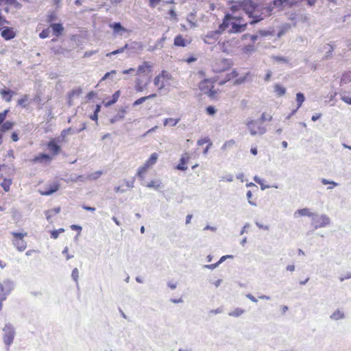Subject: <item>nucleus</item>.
I'll return each mask as SVG.
<instances>
[{"label":"nucleus","mask_w":351,"mask_h":351,"mask_svg":"<svg viewBox=\"0 0 351 351\" xmlns=\"http://www.w3.org/2000/svg\"><path fill=\"white\" fill-rule=\"evenodd\" d=\"M246 296H247V298H249L252 302H257V299L254 296H253L252 294L249 293Z\"/></svg>","instance_id":"obj_64"},{"label":"nucleus","mask_w":351,"mask_h":351,"mask_svg":"<svg viewBox=\"0 0 351 351\" xmlns=\"http://www.w3.org/2000/svg\"><path fill=\"white\" fill-rule=\"evenodd\" d=\"M12 93H13L11 90H10L1 89L0 90L1 95L8 102L11 101L12 97Z\"/></svg>","instance_id":"obj_29"},{"label":"nucleus","mask_w":351,"mask_h":351,"mask_svg":"<svg viewBox=\"0 0 351 351\" xmlns=\"http://www.w3.org/2000/svg\"><path fill=\"white\" fill-rule=\"evenodd\" d=\"M330 223V219L325 215L320 216L314 214L312 218V225L315 229L328 226Z\"/></svg>","instance_id":"obj_9"},{"label":"nucleus","mask_w":351,"mask_h":351,"mask_svg":"<svg viewBox=\"0 0 351 351\" xmlns=\"http://www.w3.org/2000/svg\"><path fill=\"white\" fill-rule=\"evenodd\" d=\"M152 65L147 61L143 62L137 68V75L149 73L152 71Z\"/></svg>","instance_id":"obj_17"},{"label":"nucleus","mask_w":351,"mask_h":351,"mask_svg":"<svg viewBox=\"0 0 351 351\" xmlns=\"http://www.w3.org/2000/svg\"><path fill=\"white\" fill-rule=\"evenodd\" d=\"M3 4L14 5L17 9L21 8V4L18 0H0V6Z\"/></svg>","instance_id":"obj_27"},{"label":"nucleus","mask_w":351,"mask_h":351,"mask_svg":"<svg viewBox=\"0 0 351 351\" xmlns=\"http://www.w3.org/2000/svg\"><path fill=\"white\" fill-rule=\"evenodd\" d=\"M304 99H305V98H304L303 93H298L296 94V101H297L298 106H297V108L295 111H296L298 109H299L302 106L303 102L304 101Z\"/></svg>","instance_id":"obj_33"},{"label":"nucleus","mask_w":351,"mask_h":351,"mask_svg":"<svg viewBox=\"0 0 351 351\" xmlns=\"http://www.w3.org/2000/svg\"><path fill=\"white\" fill-rule=\"evenodd\" d=\"M56 18H57L56 14L55 13H51L47 16V21L48 23H51L53 21H54L55 20H56Z\"/></svg>","instance_id":"obj_53"},{"label":"nucleus","mask_w":351,"mask_h":351,"mask_svg":"<svg viewBox=\"0 0 351 351\" xmlns=\"http://www.w3.org/2000/svg\"><path fill=\"white\" fill-rule=\"evenodd\" d=\"M71 228L73 230H77V231H81L82 230V227L80 226H77V225H72L71 226Z\"/></svg>","instance_id":"obj_63"},{"label":"nucleus","mask_w":351,"mask_h":351,"mask_svg":"<svg viewBox=\"0 0 351 351\" xmlns=\"http://www.w3.org/2000/svg\"><path fill=\"white\" fill-rule=\"evenodd\" d=\"M82 93V89L80 87L73 89L68 93V102L69 105L72 104V100L74 97L80 95Z\"/></svg>","instance_id":"obj_21"},{"label":"nucleus","mask_w":351,"mask_h":351,"mask_svg":"<svg viewBox=\"0 0 351 351\" xmlns=\"http://www.w3.org/2000/svg\"><path fill=\"white\" fill-rule=\"evenodd\" d=\"M29 99V97L27 95H24L18 100V105L21 106L24 108L26 107V103Z\"/></svg>","instance_id":"obj_41"},{"label":"nucleus","mask_w":351,"mask_h":351,"mask_svg":"<svg viewBox=\"0 0 351 351\" xmlns=\"http://www.w3.org/2000/svg\"><path fill=\"white\" fill-rule=\"evenodd\" d=\"M9 112L8 109L3 110L2 112H0V125L3 123L5 119H6L7 114Z\"/></svg>","instance_id":"obj_45"},{"label":"nucleus","mask_w":351,"mask_h":351,"mask_svg":"<svg viewBox=\"0 0 351 351\" xmlns=\"http://www.w3.org/2000/svg\"><path fill=\"white\" fill-rule=\"evenodd\" d=\"M169 16L172 18V19H176V16H177V14L176 13V11L174 9H171L169 11Z\"/></svg>","instance_id":"obj_57"},{"label":"nucleus","mask_w":351,"mask_h":351,"mask_svg":"<svg viewBox=\"0 0 351 351\" xmlns=\"http://www.w3.org/2000/svg\"><path fill=\"white\" fill-rule=\"evenodd\" d=\"M59 189L60 184L58 182L56 181L49 183L45 189L39 190V193L41 195H50L58 191Z\"/></svg>","instance_id":"obj_11"},{"label":"nucleus","mask_w":351,"mask_h":351,"mask_svg":"<svg viewBox=\"0 0 351 351\" xmlns=\"http://www.w3.org/2000/svg\"><path fill=\"white\" fill-rule=\"evenodd\" d=\"M161 1V0H149L150 8H154Z\"/></svg>","instance_id":"obj_54"},{"label":"nucleus","mask_w":351,"mask_h":351,"mask_svg":"<svg viewBox=\"0 0 351 351\" xmlns=\"http://www.w3.org/2000/svg\"><path fill=\"white\" fill-rule=\"evenodd\" d=\"M250 76L249 72L243 75H240L236 69L226 73L223 79L219 80L218 77L206 78L199 84V90L210 99H217L221 90L215 87V84L222 86L226 82H232L233 85L238 86L245 83Z\"/></svg>","instance_id":"obj_1"},{"label":"nucleus","mask_w":351,"mask_h":351,"mask_svg":"<svg viewBox=\"0 0 351 351\" xmlns=\"http://www.w3.org/2000/svg\"><path fill=\"white\" fill-rule=\"evenodd\" d=\"M50 27H51L53 33L56 36H60L64 31V27L60 23H51Z\"/></svg>","instance_id":"obj_22"},{"label":"nucleus","mask_w":351,"mask_h":351,"mask_svg":"<svg viewBox=\"0 0 351 351\" xmlns=\"http://www.w3.org/2000/svg\"><path fill=\"white\" fill-rule=\"evenodd\" d=\"M180 119H173V118H168L166 119L164 121L165 125H171V126H175L179 121Z\"/></svg>","instance_id":"obj_37"},{"label":"nucleus","mask_w":351,"mask_h":351,"mask_svg":"<svg viewBox=\"0 0 351 351\" xmlns=\"http://www.w3.org/2000/svg\"><path fill=\"white\" fill-rule=\"evenodd\" d=\"M49 36V29L47 28L43 29L39 34L40 38H46Z\"/></svg>","instance_id":"obj_46"},{"label":"nucleus","mask_w":351,"mask_h":351,"mask_svg":"<svg viewBox=\"0 0 351 351\" xmlns=\"http://www.w3.org/2000/svg\"><path fill=\"white\" fill-rule=\"evenodd\" d=\"M273 59L276 61V62H283V63H287L288 62V60L287 58H285V57H281V56H274L273 57Z\"/></svg>","instance_id":"obj_51"},{"label":"nucleus","mask_w":351,"mask_h":351,"mask_svg":"<svg viewBox=\"0 0 351 351\" xmlns=\"http://www.w3.org/2000/svg\"><path fill=\"white\" fill-rule=\"evenodd\" d=\"M280 309L282 312V314L284 315L288 311L289 307L285 305H281V306H280Z\"/></svg>","instance_id":"obj_58"},{"label":"nucleus","mask_w":351,"mask_h":351,"mask_svg":"<svg viewBox=\"0 0 351 351\" xmlns=\"http://www.w3.org/2000/svg\"><path fill=\"white\" fill-rule=\"evenodd\" d=\"M110 27L113 28L115 32H118L119 31H126V29L121 25L120 23H115L112 25H110Z\"/></svg>","instance_id":"obj_42"},{"label":"nucleus","mask_w":351,"mask_h":351,"mask_svg":"<svg viewBox=\"0 0 351 351\" xmlns=\"http://www.w3.org/2000/svg\"><path fill=\"white\" fill-rule=\"evenodd\" d=\"M47 149L53 156H56L61 152V147L56 138H51L47 144Z\"/></svg>","instance_id":"obj_13"},{"label":"nucleus","mask_w":351,"mask_h":351,"mask_svg":"<svg viewBox=\"0 0 351 351\" xmlns=\"http://www.w3.org/2000/svg\"><path fill=\"white\" fill-rule=\"evenodd\" d=\"M271 119H272V116L266 112H263L261 114V118H260V120L261 122L270 121H271Z\"/></svg>","instance_id":"obj_44"},{"label":"nucleus","mask_w":351,"mask_h":351,"mask_svg":"<svg viewBox=\"0 0 351 351\" xmlns=\"http://www.w3.org/2000/svg\"><path fill=\"white\" fill-rule=\"evenodd\" d=\"M71 276L75 282L77 283L79 278V271L77 268L73 269Z\"/></svg>","instance_id":"obj_47"},{"label":"nucleus","mask_w":351,"mask_h":351,"mask_svg":"<svg viewBox=\"0 0 351 351\" xmlns=\"http://www.w3.org/2000/svg\"><path fill=\"white\" fill-rule=\"evenodd\" d=\"M322 114H313L311 117V120L313 121H316L317 119H319L320 117H321Z\"/></svg>","instance_id":"obj_60"},{"label":"nucleus","mask_w":351,"mask_h":351,"mask_svg":"<svg viewBox=\"0 0 351 351\" xmlns=\"http://www.w3.org/2000/svg\"><path fill=\"white\" fill-rule=\"evenodd\" d=\"M157 160L158 154L156 153H153L145 161L144 165L138 169L136 173L137 176L143 179L147 171L157 162Z\"/></svg>","instance_id":"obj_7"},{"label":"nucleus","mask_w":351,"mask_h":351,"mask_svg":"<svg viewBox=\"0 0 351 351\" xmlns=\"http://www.w3.org/2000/svg\"><path fill=\"white\" fill-rule=\"evenodd\" d=\"M125 112H126V111L125 109L123 108V109L120 110L118 114L116 115L113 119H112V122H114V121H116L123 119L125 116Z\"/></svg>","instance_id":"obj_43"},{"label":"nucleus","mask_w":351,"mask_h":351,"mask_svg":"<svg viewBox=\"0 0 351 351\" xmlns=\"http://www.w3.org/2000/svg\"><path fill=\"white\" fill-rule=\"evenodd\" d=\"M170 301H171V302H173V303H175V304H178V303H182V302H183V300H182V298H180L179 299H173V298H171V299L170 300Z\"/></svg>","instance_id":"obj_62"},{"label":"nucleus","mask_w":351,"mask_h":351,"mask_svg":"<svg viewBox=\"0 0 351 351\" xmlns=\"http://www.w3.org/2000/svg\"><path fill=\"white\" fill-rule=\"evenodd\" d=\"M1 35L2 38L5 40H10L13 39L16 36V32L12 27H1Z\"/></svg>","instance_id":"obj_14"},{"label":"nucleus","mask_w":351,"mask_h":351,"mask_svg":"<svg viewBox=\"0 0 351 351\" xmlns=\"http://www.w3.org/2000/svg\"><path fill=\"white\" fill-rule=\"evenodd\" d=\"M229 9L233 13L244 12L250 19L251 24L257 23L263 19L262 13L259 10L258 5L252 0L230 1Z\"/></svg>","instance_id":"obj_2"},{"label":"nucleus","mask_w":351,"mask_h":351,"mask_svg":"<svg viewBox=\"0 0 351 351\" xmlns=\"http://www.w3.org/2000/svg\"><path fill=\"white\" fill-rule=\"evenodd\" d=\"M228 258H232V256H231V255L223 256L221 257L219 261H217L216 263L205 265V267L210 269H213L216 268L220 263H221L223 261H224L225 260H226Z\"/></svg>","instance_id":"obj_30"},{"label":"nucleus","mask_w":351,"mask_h":351,"mask_svg":"<svg viewBox=\"0 0 351 351\" xmlns=\"http://www.w3.org/2000/svg\"><path fill=\"white\" fill-rule=\"evenodd\" d=\"M128 44H125L123 47H121L117 50H114V51H112V52H110V53H108L106 54V56L108 57H110L112 55H116V54H118V53H123L124 52V51L127 49H128Z\"/></svg>","instance_id":"obj_38"},{"label":"nucleus","mask_w":351,"mask_h":351,"mask_svg":"<svg viewBox=\"0 0 351 351\" xmlns=\"http://www.w3.org/2000/svg\"><path fill=\"white\" fill-rule=\"evenodd\" d=\"M274 88V92L279 97L283 96L286 93V88L278 84H275Z\"/></svg>","instance_id":"obj_32"},{"label":"nucleus","mask_w":351,"mask_h":351,"mask_svg":"<svg viewBox=\"0 0 351 351\" xmlns=\"http://www.w3.org/2000/svg\"><path fill=\"white\" fill-rule=\"evenodd\" d=\"M100 110H101V106L97 104L96 106V108L95 110L94 113L90 116V119L93 121H95L97 123L98 113L99 112Z\"/></svg>","instance_id":"obj_39"},{"label":"nucleus","mask_w":351,"mask_h":351,"mask_svg":"<svg viewBox=\"0 0 351 351\" xmlns=\"http://www.w3.org/2000/svg\"><path fill=\"white\" fill-rule=\"evenodd\" d=\"M12 291V287H0V311L2 309L3 302L6 300Z\"/></svg>","instance_id":"obj_16"},{"label":"nucleus","mask_w":351,"mask_h":351,"mask_svg":"<svg viewBox=\"0 0 351 351\" xmlns=\"http://www.w3.org/2000/svg\"><path fill=\"white\" fill-rule=\"evenodd\" d=\"M221 181L228 182H232L233 181V176L230 175V174L223 176L221 177Z\"/></svg>","instance_id":"obj_50"},{"label":"nucleus","mask_w":351,"mask_h":351,"mask_svg":"<svg viewBox=\"0 0 351 351\" xmlns=\"http://www.w3.org/2000/svg\"><path fill=\"white\" fill-rule=\"evenodd\" d=\"M3 342L7 346H10L14 341L15 331L13 326L8 323L5 325L3 329Z\"/></svg>","instance_id":"obj_8"},{"label":"nucleus","mask_w":351,"mask_h":351,"mask_svg":"<svg viewBox=\"0 0 351 351\" xmlns=\"http://www.w3.org/2000/svg\"><path fill=\"white\" fill-rule=\"evenodd\" d=\"M62 254L66 256V260H69L73 257V256L69 254V248L67 247L64 248Z\"/></svg>","instance_id":"obj_56"},{"label":"nucleus","mask_w":351,"mask_h":351,"mask_svg":"<svg viewBox=\"0 0 351 351\" xmlns=\"http://www.w3.org/2000/svg\"><path fill=\"white\" fill-rule=\"evenodd\" d=\"M156 97V94H151L148 96H145V97H140L139 99L135 100L133 103V106H138L141 104H143L144 101H145L147 99H151V98H154V97Z\"/></svg>","instance_id":"obj_31"},{"label":"nucleus","mask_w":351,"mask_h":351,"mask_svg":"<svg viewBox=\"0 0 351 351\" xmlns=\"http://www.w3.org/2000/svg\"><path fill=\"white\" fill-rule=\"evenodd\" d=\"M232 66L231 60L226 58L215 59L211 65L212 71L215 73H221L228 71Z\"/></svg>","instance_id":"obj_4"},{"label":"nucleus","mask_w":351,"mask_h":351,"mask_svg":"<svg viewBox=\"0 0 351 351\" xmlns=\"http://www.w3.org/2000/svg\"><path fill=\"white\" fill-rule=\"evenodd\" d=\"M247 128L250 132V134L253 136L256 134H263L265 132V127L261 125L256 121H250L247 123Z\"/></svg>","instance_id":"obj_10"},{"label":"nucleus","mask_w":351,"mask_h":351,"mask_svg":"<svg viewBox=\"0 0 351 351\" xmlns=\"http://www.w3.org/2000/svg\"><path fill=\"white\" fill-rule=\"evenodd\" d=\"M14 122H12V121H5L3 123H2L1 125V128H0V132H5L8 130H10L12 129V128L14 127Z\"/></svg>","instance_id":"obj_28"},{"label":"nucleus","mask_w":351,"mask_h":351,"mask_svg":"<svg viewBox=\"0 0 351 351\" xmlns=\"http://www.w3.org/2000/svg\"><path fill=\"white\" fill-rule=\"evenodd\" d=\"M120 95H121V91L119 90H117L112 95V96L110 99H105L103 101L104 106L109 107V106H112V104H115L118 101V99L120 97Z\"/></svg>","instance_id":"obj_18"},{"label":"nucleus","mask_w":351,"mask_h":351,"mask_svg":"<svg viewBox=\"0 0 351 351\" xmlns=\"http://www.w3.org/2000/svg\"><path fill=\"white\" fill-rule=\"evenodd\" d=\"M45 215L47 221H50L51 220L52 217L54 215L53 213H52V211H50V210H48L45 212Z\"/></svg>","instance_id":"obj_55"},{"label":"nucleus","mask_w":351,"mask_h":351,"mask_svg":"<svg viewBox=\"0 0 351 351\" xmlns=\"http://www.w3.org/2000/svg\"><path fill=\"white\" fill-rule=\"evenodd\" d=\"M190 156L189 154L186 153L181 157L180 162L177 165V169L182 171L187 169L186 164L189 162Z\"/></svg>","instance_id":"obj_19"},{"label":"nucleus","mask_w":351,"mask_h":351,"mask_svg":"<svg viewBox=\"0 0 351 351\" xmlns=\"http://www.w3.org/2000/svg\"><path fill=\"white\" fill-rule=\"evenodd\" d=\"M322 183L323 184H325V185H326V184H330V186H328V189H332V188H334L335 186H337V184L336 182H329V181H328V180H326V179H322Z\"/></svg>","instance_id":"obj_48"},{"label":"nucleus","mask_w":351,"mask_h":351,"mask_svg":"<svg viewBox=\"0 0 351 351\" xmlns=\"http://www.w3.org/2000/svg\"><path fill=\"white\" fill-rule=\"evenodd\" d=\"M64 232V228H59L58 230H54L50 232L51 237L53 239H56L59 237L60 233Z\"/></svg>","instance_id":"obj_40"},{"label":"nucleus","mask_w":351,"mask_h":351,"mask_svg":"<svg viewBox=\"0 0 351 351\" xmlns=\"http://www.w3.org/2000/svg\"><path fill=\"white\" fill-rule=\"evenodd\" d=\"M11 138L13 141L16 142L19 141L18 134L16 132H13L11 135Z\"/></svg>","instance_id":"obj_59"},{"label":"nucleus","mask_w":351,"mask_h":351,"mask_svg":"<svg viewBox=\"0 0 351 351\" xmlns=\"http://www.w3.org/2000/svg\"><path fill=\"white\" fill-rule=\"evenodd\" d=\"M43 160L49 162L51 160V158L49 155H48L47 154H40L39 155L34 157L32 160V162L35 163V162H42Z\"/></svg>","instance_id":"obj_25"},{"label":"nucleus","mask_w":351,"mask_h":351,"mask_svg":"<svg viewBox=\"0 0 351 351\" xmlns=\"http://www.w3.org/2000/svg\"><path fill=\"white\" fill-rule=\"evenodd\" d=\"M12 185V180L10 179H4L1 183V187L5 192H8Z\"/></svg>","instance_id":"obj_35"},{"label":"nucleus","mask_w":351,"mask_h":351,"mask_svg":"<svg viewBox=\"0 0 351 351\" xmlns=\"http://www.w3.org/2000/svg\"><path fill=\"white\" fill-rule=\"evenodd\" d=\"M171 79L172 75L168 71L164 70L154 77V84L158 87V90H162Z\"/></svg>","instance_id":"obj_5"},{"label":"nucleus","mask_w":351,"mask_h":351,"mask_svg":"<svg viewBox=\"0 0 351 351\" xmlns=\"http://www.w3.org/2000/svg\"><path fill=\"white\" fill-rule=\"evenodd\" d=\"M226 14L223 22L219 25L221 31L228 30L230 33H239L243 32L247 27V22L240 16H234L236 12Z\"/></svg>","instance_id":"obj_3"},{"label":"nucleus","mask_w":351,"mask_h":351,"mask_svg":"<svg viewBox=\"0 0 351 351\" xmlns=\"http://www.w3.org/2000/svg\"><path fill=\"white\" fill-rule=\"evenodd\" d=\"M82 208L86 210H88V211H95V208L94 207H90V206H86V205H84L82 206Z\"/></svg>","instance_id":"obj_61"},{"label":"nucleus","mask_w":351,"mask_h":351,"mask_svg":"<svg viewBox=\"0 0 351 351\" xmlns=\"http://www.w3.org/2000/svg\"><path fill=\"white\" fill-rule=\"evenodd\" d=\"M206 112L209 115H214L216 113V110L214 106H209L206 108Z\"/></svg>","instance_id":"obj_49"},{"label":"nucleus","mask_w":351,"mask_h":351,"mask_svg":"<svg viewBox=\"0 0 351 351\" xmlns=\"http://www.w3.org/2000/svg\"><path fill=\"white\" fill-rule=\"evenodd\" d=\"M273 5L276 8H282L285 5H292L294 4L293 2L291 1V0H273Z\"/></svg>","instance_id":"obj_26"},{"label":"nucleus","mask_w":351,"mask_h":351,"mask_svg":"<svg viewBox=\"0 0 351 351\" xmlns=\"http://www.w3.org/2000/svg\"><path fill=\"white\" fill-rule=\"evenodd\" d=\"M330 317L333 320H339L344 318V313L339 310H337L330 316Z\"/></svg>","instance_id":"obj_34"},{"label":"nucleus","mask_w":351,"mask_h":351,"mask_svg":"<svg viewBox=\"0 0 351 351\" xmlns=\"http://www.w3.org/2000/svg\"><path fill=\"white\" fill-rule=\"evenodd\" d=\"M190 42H187L182 35H178L174 38V45L177 47H185L186 46L187 43H189Z\"/></svg>","instance_id":"obj_24"},{"label":"nucleus","mask_w":351,"mask_h":351,"mask_svg":"<svg viewBox=\"0 0 351 351\" xmlns=\"http://www.w3.org/2000/svg\"><path fill=\"white\" fill-rule=\"evenodd\" d=\"M314 213H311L309 208H304L298 210L295 213L294 216L297 217H309L313 218Z\"/></svg>","instance_id":"obj_20"},{"label":"nucleus","mask_w":351,"mask_h":351,"mask_svg":"<svg viewBox=\"0 0 351 351\" xmlns=\"http://www.w3.org/2000/svg\"><path fill=\"white\" fill-rule=\"evenodd\" d=\"M223 32L219 28L217 30L208 32L205 36L204 42L208 45L214 44L219 39V35Z\"/></svg>","instance_id":"obj_12"},{"label":"nucleus","mask_w":351,"mask_h":351,"mask_svg":"<svg viewBox=\"0 0 351 351\" xmlns=\"http://www.w3.org/2000/svg\"><path fill=\"white\" fill-rule=\"evenodd\" d=\"M197 144L198 146H202L204 144H207L206 147L204 150V154H207L208 149L212 146V142L208 137H205L197 141Z\"/></svg>","instance_id":"obj_23"},{"label":"nucleus","mask_w":351,"mask_h":351,"mask_svg":"<svg viewBox=\"0 0 351 351\" xmlns=\"http://www.w3.org/2000/svg\"><path fill=\"white\" fill-rule=\"evenodd\" d=\"M243 38L245 39H247V38H250V40H252L253 43H254L257 38H258V36L257 35H250V34H244L243 36Z\"/></svg>","instance_id":"obj_52"},{"label":"nucleus","mask_w":351,"mask_h":351,"mask_svg":"<svg viewBox=\"0 0 351 351\" xmlns=\"http://www.w3.org/2000/svg\"><path fill=\"white\" fill-rule=\"evenodd\" d=\"M244 313H245V310H243L241 308H237L233 311L230 312L228 313V315L231 316V317H237L241 316Z\"/></svg>","instance_id":"obj_36"},{"label":"nucleus","mask_w":351,"mask_h":351,"mask_svg":"<svg viewBox=\"0 0 351 351\" xmlns=\"http://www.w3.org/2000/svg\"><path fill=\"white\" fill-rule=\"evenodd\" d=\"M27 234L26 232H12V235L13 236L12 244L20 252H23L27 248V243L23 239Z\"/></svg>","instance_id":"obj_6"},{"label":"nucleus","mask_w":351,"mask_h":351,"mask_svg":"<svg viewBox=\"0 0 351 351\" xmlns=\"http://www.w3.org/2000/svg\"><path fill=\"white\" fill-rule=\"evenodd\" d=\"M149 80H143L141 78H136L134 82V90L137 93H141L147 88Z\"/></svg>","instance_id":"obj_15"}]
</instances>
